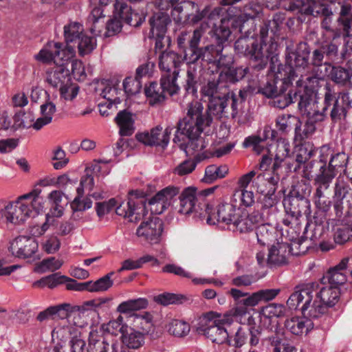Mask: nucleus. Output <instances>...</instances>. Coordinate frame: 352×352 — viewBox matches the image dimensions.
Masks as SVG:
<instances>
[{
    "instance_id": "f257e3e1",
    "label": "nucleus",
    "mask_w": 352,
    "mask_h": 352,
    "mask_svg": "<svg viewBox=\"0 0 352 352\" xmlns=\"http://www.w3.org/2000/svg\"><path fill=\"white\" fill-rule=\"evenodd\" d=\"M212 118L204 112L202 104L192 101L188 107L187 116L177 123V129L173 139L174 142H179V134L188 138L186 146L180 145L186 155L196 156L206 146L205 140L200 136L204 129L210 124Z\"/></svg>"
},
{
    "instance_id": "f03ea898",
    "label": "nucleus",
    "mask_w": 352,
    "mask_h": 352,
    "mask_svg": "<svg viewBox=\"0 0 352 352\" xmlns=\"http://www.w3.org/2000/svg\"><path fill=\"white\" fill-rule=\"evenodd\" d=\"M116 212L130 222L137 223L141 221L135 232L136 236L141 240L152 245L160 243L164 223L158 217L145 219L147 212L144 204H137L130 199L126 203H120L116 208Z\"/></svg>"
},
{
    "instance_id": "7ed1b4c3",
    "label": "nucleus",
    "mask_w": 352,
    "mask_h": 352,
    "mask_svg": "<svg viewBox=\"0 0 352 352\" xmlns=\"http://www.w3.org/2000/svg\"><path fill=\"white\" fill-rule=\"evenodd\" d=\"M218 188L212 186L201 191L194 186L185 188L179 195L178 212L184 215L195 213L201 218H206L208 223L212 221V211L213 205L208 199Z\"/></svg>"
},
{
    "instance_id": "20e7f679",
    "label": "nucleus",
    "mask_w": 352,
    "mask_h": 352,
    "mask_svg": "<svg viewBox=\"0 0 352 352\" xmlns=\"http://www.w3.org/2000/svg\"><path fill=\"white\" fill-rule=\"evenodd\" d=\"M41 189L34 188L30 192L19 196L8 203L3 209V216L8 223L14 225L23 223L33 211L38 212L43 208L44 199L41 197Z\"/></svg>"
},
{
    "instance_id": "39448f33",
    "label": "nucleus",
    "mask_w": 352,
    "mask_h": 352,
    "mask_svg": "<svg viewBox=\"0 0 352 352\" xmlns=\"http://www.w3.org/2000/svg\"><path fill=\"white\" fill-rule=\"evenodd\" d=\"M310 243L307 239L292 240L289 245L287 242L276 240L268 250L267 256L259 251L256 253V259L261 266H281L287 263V256L291 252L294 255L305 254Z\"/></svg>"
},
{
    "instance_id": "423d86ee",
    "label": "nucleus",
    "mask_w": 352,
    "mask_h": 352,
    "mask_svg": "<svg viewBox=\"0 0 352 352\" xmlns=\"http://www.w3.org/2000/svg\"><path fill=\"white\" fill-rule=\"evenodd\" d=\"M229 324L228 316H223L215 311L203 314L199 320L197 331L212 342L221 344L228 342V333L224 327Z\"/></svg>"
},
{
    "instance_id": "0eeeda50",
    "label": "nucleus",
    "mask_w": 352,
    "mask_h": 352,
    "mask_svg": "<svg viewBox=\"0 0 352 352\" xmlns=\"http://www.w3.org/2000/svg\"><path fill=\"white\" fill-rule=\"evenodd\" d=\"M226 93L227 89L219 85V77L208 80L202 85L200 91L202 100L208 102V111H205L208 116L211 115L217 119H221L223 116H226Z\"/></svg>"
},
{
    "instance_id": "6e6552de",
    "label": "nucleus",
    "mask_w": 352,
    "mask_h": 352,
    "mask_svg": "<svg viewBox=\"0 0 352 352\" xmlns=\"http://www.w3.org/2000/svg\"><path fill=\"white\" fill-rule=\"evenodd\" d=\"M266 44L253 37H241L234 43L235 51L241 55L248 57L254 63V67L262 69L267 64L270 52L265 49Z\"/></svg>"
},
{
    "instance_id": "1a4fd4ad",
    "label": "nucleus",
    "mask_w": 352,
    "mask_h": 352,
    "mask_svg": "<svg viewBox=\"0 0 352 352\" xmlns=\"http://www.w3.org/2000/svg\"><path fill=\"white\" fill-rule=\"evenodd\" d=\"M325 107L332 105L330 112V117L333 122H337L346 116L347 110L351 107L352 99L349 93L341 92L335 98L330 91L324 96Z\"/></svg>"
},
{
    "instance_id": "9d476101",
    "label": "nucleus",
    "mask_w": 352,
    "mask_h": 352,
    "mask_svg": "<svg viewBox=\"0 0 352 352\" xmlns=\"http://www.w3.org/2000/svg\"><path fill=\"white\" fill-rule=\"evenodd\" d=\"M221 51L222 47L217 48L213 45H209L200 47V49L197 50L196 52L186 53L184 58L186 61L198 62L201 60V63L212 64L215 67V70L217 72L222 67L221 63L223 58L221 54Z\"/></svg>"
},
{
    "instance_id": "9b49d317",
    "label": "nucleus",
    "mask_w": 352,
    "mask_h": 352,
    "mask_svg": "<svg viewBox=\"0 0 352 352\" xmlns=\"http://www.w3.org/2000/svg\"><path fill=\"white\" fill-rule=\"evenodd\" d=\"M179 188L175 186H168L157 192L148 201L151 212L162 213L170 205L175 197L179 194Z\"/></svg>"
},
{
    "instance_id": "f8f14e48",
    "label": "nucleus",
    "mask_w": 352,
    "mask_h": 352,
    "mask_svg": "<svg viewBox=\"0 0 352 352\" xmlns=\"http://www.w3.org/2000/svg\"><path fill=\"white\" fill-rule=\"evenodd\" d=\"M38 245L33 237L20 236L11 243L10 249L13 255L23 258L33 257L38 251Z\"/></svg>"
},
{
    "instance_id": "ddd939ff",
    "label": "nucleus",
    "mask_w": 352,
    "mask_h": 352,
    "mask_svg": "<svg viewBox=\"0 0 352 352\" xmlns=\"http://www.w3.org/2000/svg\"><path fill=\"white\" fill-rule=\"evenodd\" d=\"M172 128L167 127L164 131L162 128L157 126L152 129L150 132H144L136 135L137 140L147 146H167Z\"/></svg>"
},
{
    "instance_id": "4468645a",
    "label": "nucleus",
    "mask_w": 352,
    "mask_h": 352,
    "mask_svg": "<svg viewBox=\"0 0 352 352\" xmlns=\"http://www.w3.org/2000/svg\"><path fill=\"white\" fill-rule=\"evenodd\" d=\"M240 211V208L236 206V199L231 198L230 202L220 204L217 206L216 213L212 212V221L210 223H214V220L217 217L219 222L227 225L233 224Z\"/></svg>"
},
{
    "instance_id": "2eb2a0df",
    "label": "nucleus",
    "mask_w": 352,
    "mask_h": 352,
    "mask_svg": "<svg viewBox=\"0 0 352 352\" xmlns=\"http://www.w3.org/2000/svg\"><path fill=\"white\" fill-rule=\"evenodd\" d=\"M75 326L64 322L56 327L52 333V340L56 342V349L58 352V348L60 349V344H66L68 339H73L76 336L80 335V331L77 326H82L78 322H74Z\"/></svg>"
},
{
    "instance_id": "dca6fc26",
    "label": "nucleus",
    "mask_w": 352,
    "mask_h": 352,
    "mask_svg": "<svg viewBox=\"0 0 352 352\" xmlns=\"http://www.w3.org/2000/svg\"><path fill=\"white\" fill-rule=\"evenodd\" d=\"M336 172L330 168L326 167V161L320 168L319 172L314 178V185L316 187L315 195L318 199L324 197V191L328 189L333 179L336 177Z\"/></svg>"
},
{
    "instance_id": "f3484780",
    "label": "nucleus",
    "mask_w": 352,
    "mask_h": 352,
    "mask_svg": "<svg viewBox=\"0 0 352 352\" xmlns=\"http://www.w3.org/2000/svg\"><path fill=\"white\" fill-rule=\"evenodd\" d=\"M261 220L258 212L254 211L251 213L241 212L236 218L233 226L236 230L240 233H248L252 232Z\"/></svg>"
},
{
    "instance_id": "a211bd4d",
    "label": "nucleus",
    "mask_w": 352,
    "mask_h": 352,
    "mask_svg": "<svg viewBox=\"0 0 352 352\" xmlns=\"http://www.w3.org/2000/svg\"><path fill=\"white\" fill-rule=\"evenodd\" d=\"M182 64L180 56L172 51H164L159 56V66L161 70L166 74L172 73L175 78L178 77V67Z\"/></svg>"
},
{
    "instance_id": "6ab92c4d",
    "label": "nucleus",
    "mask_w": 352,
    "mask_h": 352,
    "mask_svg": "<svg viewBox=\"0 0 352 352\" xmlns=\"http://www.w3.org/2000/svg\"><path fill=\"white\" fill-rule=\"evenodd\" d=\"M318 285L316 283H309L303 286L300 291H296L291 294L287 301V305L291 309H296L300 305H305L310 300L309 292H317Z\"/></svg>"
},
{
    "instance_id": "aec40b11",
    "label": "nucleus",
    "mask_w": 352,
    "mask_h": 352,
    "mask_svg": "<svg viewBox=\"0 0 352 352\" xmlns=\"http://www.w3.org/2000/svg\"><path fill=\"white\" fill-rule=\"evenodd\" d=\"M71 78L69 71L67 67L56 65L48 69L45 72V80L50 86L54 88H60Z\"/></svg>"
},
{
    "instance_id": "412c9836",
    "label": "nucleus",
    "mask_w": 352,
    "mask_h": 352,
    "mask_svg": "<svg viewBox=\"0 0 352 352\" xmlns=\"http://www.w3.org/2000/svg\"><path fill=\"white\" fill-rule=\"evenodd\" d=\"M349 260V258H342L338 265L327 272L325 278H327L330 285L338 287L346 282Z\"/></svg>"
},
{
    "instance_id": "4be33fe9",
    "label": "nucleus",
    "mask_w": 352,
    "mask_h": 352,
    "mask_svg": "<svg viewBox=\"0 0 352 352\" xmlns=\"http://www.w3.org/2000/svg\"><path fill=\"white\" fill-rule=\"evenodd\" d=\"M170 9V14L174 21L176 22H180L182 19V15L184 14L185 17H187V12H190V10H197V5L190 1H180V0H176L172 1V0H168V6L166 9Z\"/></svg>"
},
{
    "instance_id": "5701e85b",
    "label": "nucleus",
    "mask_w": 352,
    "mask_h": 352,
    "mask_svg": "<svg viewBox=\"0 0 352 352\" xmlns=\"http://www.w3.org/2000/svg\"><path fill=\"white\" fill-rule=\"evenodd\" d=\"M318 289L319 292H316V297L320 299V302L326 308L327 307H333L338 302L340 294L338 287L331 285L319 287L318 285L317 290Z\"/></svg>"
},
{
    "instance_id": "b1692460",
    "label": "nucleus",
    "mask_w": 352,
    "mask_h": 352,
    "mask_svg": "<svg viewBox=\"0 0 352 352\" xmlns=\"http://www.w3.org/2000/svg\"><path fill=\"white\" fill-rule=\"evenodd\" d=\"M113 16L118 19L121 22L124 21L132 26L139 25L138 19H140V16L138 14L134 13L131 8L123 2H117L115 4V11Z\"/></svg>"
},
{
    "instance_id": "393cba45",
    "label": "nucleus",
    "mask_w": 352,
    "mask_h": 352,
    "mask_svg": "<svg viewBox=\"0 0 352 352\" xmlns=\"http://www.w3.org/2000/svg\"><path fill=\"white\" fill-rule=\"evenodd\" d=\"M325 72L324 76H329L338 84L344 85L349 82L352 77V70L338 66H333L329 63H324Z\"/></svg>"
},
{
    "instance_id": "a878e982",
    "label": "nucleus",
    "mask_w": 352,
    "mask_h": 352,
    "mask_svg": "<svg viewBox=\"0 0 352 352\" xmlns=\"http://www.w3.org/2000/svg\"><path fill=\"white\" fill-rule=\"evenodd\" d=\"M285 328L292 334L300 336L307 333L313 329V322L306 317H295L287 319L285 322Z\"/></svg>"
},
{
    "instance_id": "bb28decb",
    "label": "nucleus",
    "mask_w": 352,
    "mask_h": 352,
    "mask_svg": "<svg viewBox=\"0 0 352 352\" xmlns=\"http://www.w3.org/2000/svg\"><path fill=\"white\" fill-rule=\"evenodd\" d=\"M262 93L267 98H278L276 102L279 108H285L295 102L291 93H288L287 96L280 94L274 82H268L263 87Z\"/></svg>"
},
{
    "instance_id": "cd10ccee",
    "label": "nucleus",
    "mask_w": 352,
    "mask_h": 352,
    "mask_svg": "<svg viewBox=\"0 0 352 352\" xmlns=\"http://www.w3.org/2000/svg\"><path fill=\"white\" fill-rule=\"evenodd\" d=\"M314 292H309V296L310 300L305 305V301L303 302V305L300 307V310L303 316L306 318H318L322 316L327 311L326 307L317 300L313 301Z\"/></svg>"
},
{
    "instance_id": "c85d7f7f",
    "label": "nucleus",
    "mask_w": 352,
    "mask_h": 352,
    "mask_svg": "<svg viewBox=\"0 0 352 352\" xmlns=\"http://www.w3.org/2000/svg\"><path fill=\"white\" fill-rule=\"evenodd\" d=\"M116 122L120 128L122 136H129L135 131L133 114L126 110L120 111L116 116Z\"/></svg>"
},
{
    "instance_id": "c756f323",
    "label": "nucleus",
    "mask_w": 352,
    "mask_h": 352,
    "mask_svg": "<svg viewBox=\"0 0 352 352\" xmlns=\"http://www.w3.org/2000/svg\"><path fill=\"white\" fill-rule=\"evenodd\" d=\"M80 306H72L68 303H63L50 307L52 319H64L73 316L80 318Z\"/></svg>"
},
{
    "instance_id": "7c9ffc66",
    "label": "nucleus",
    "mask_w": 352,
    "mask_h": 352,
    "mask_svg": "<svg viewBox=\"0 0 352 352\" xmlns=\"http://www.w3.org/2000/svg\"><path fill=\"white\" fill-rule=\"evenodd\" d=\"M169 21L168 14L163 12L155 14L150 19L152 36L162 37L166 32Z\"/></svg>"
},
{
    "instance_id": "2f4dec72",
    "label": "nucleus",
    "mask_w": 352,
    "mask_h": 352,
    "mask_svg": "<svg viewBox=\"0 0 352 352\" xmlns=\"http://www.w3.org/2000/svg\"><path fill=\"white\" fill-rule=\"evenodd\" d=\"M186 62L188 67L186 72L187 76L185 88L187 91H191L192 93H196V84L197 83L199 76L202 70L204 63L199 64L198 62Z\"/></svg>"
},
{
    "instance_id": "473e14b6",
    "label": "nucleus",
    "mask_w": 352,
    "mask_h": 352,
    "mask_svg": "<svg viewBox=\"0 0 352 352\" xmlns=\"http://www.w3.org/2000/svg\"><path fill=\"white\" fill-rule=\"evenodd\" d=\"M256 234L258 242L262 245H270L271 243H275L278 232L276 228L269 223L261 224L256 230Z\"/></svg>"
},
{
    "instance_id": "72a5a7b5",
    "label": "nucleus",
    "mask_w": 352,
    "mask_h": 352,
    "mask_svg": "<svg viewBox=\"0 0 352 352\" xmlns=\"http://www.w3.org/2000/svg\"><path fill=\"white\" fill-rule=\"evenodd\" d=\"M56 105L50 101H46L41 105V117L36 119L32 124L33 129L40 130L44 126L50 124L52 121V118L56 112Z\"/></svg>"
},
{
    "instance_id": "f704fd0d",
    "label": "nucleus",
    "mask_w": 352,
    "mask_h": 352,
    "mask_svg": "<svg viewBox=\"0 0 352 352\" xmlns=\"http://www.w3.org/2000/svg\"><path fill=\"white\" fill-rule=\"evenodd\" d=\"M249 299H250V298L248 296L241 300H238L230 311L224 314H221L223 316H228L229 324L232 323L234 318L241 320L248 314V307H254V305H251L250 302H248Z\"/></svg>"
},
{
    "instance_id": "c9c22d12",
    "label": "nucleus",
    "mask_w": 352,
    "mask_h": 352,
    "mask_svg": "<svg viewBox=\"0 0 352 352\" xmlns=\"http://www.w3.org/2000/svg\"><path fill=\"white\" fill-rule=\"evenodd\" d=\"M284 338V333L281 328L276 324L273 325L270 329H263V340L267 342L273 347V352L276 351V348L282 349V341Z\"/></svg>"
},
{
    "instance_id": "e433bc0d",
    "label": "nucleus",
    "mask_w": 352,
    "mask_h": 352,
    "mask_svg": "<svg viewBox=\"0 0 352 352\" xmlns=\"http://www.w3.org/2000/svg\"><path fill=\"white\" fill-rule=\"evenodd\" d=\"M144 93L148 104L151 106L161 104L165 100V95L162 87L153 82L144 89Z\"/></svg>"
},
{
    "instance_id": "4c0bfd02",
    "label": "nucleus",
    "mask_w": 352,
    "mask_h": 352,
    "mask_svg": "<svg viewBox=\"0 0 352 352\" xmlns=\"http://www.w3.org/2000/svg\"><path fill=\"white\" fill-rule=\"evenodd\" d=\"M122 342L128 348L137 349L144 343V336L140 331L130 328L122 335Z\"/></svg>"
},
{
    "instance_id": "58836bf2",
    "label": "nucleus",
    "mask_w": 352,
    "mask_h": 352,
    "mask_svg": "<svg viewBox=\"0 0 352 352\" xmlns=\"http://www.w3.org/2000/svg\"><path fill=\"white\" fill-rule=\"evenodd\" d=\"M232 22V17L226 16L222 17L220 20L219 25L214 24L213 31L214 34L218 40L219 43H221L228 40L229 38L231 31L230 25Z\"/></svg>"
},
{
    "instance_id": "ea45409f",
    "label": "nucleus",
    "mask_w": 352,
    "mask_h": 352,
    "mask_svg": "<svg viewBox=\"0 0 352 352\" xmlns=\"http://www.w3.org/2000/svg\"><path fill=\"white\" fill-rule=\"evenodd\" d=\"M58 52V42H48L46 45L34 56L36 60L43 63L54 62L55 64V55Z\"/></svg>"
},
{
    "instance_id": "a19ab883",
    "label": "nucleus",
    "mask_w": 352,
    "mask_h": 352,
    "mask_svg": "<svg viewBox=\"0 0 352 352\" xmlns=\"http://www.w3.org/2000/svg\"><path fill=\"white\" fill-rule=\"evenodd\" d=\"M74 48L67 44L64 47L63 44L58 43V52L55 55V65L62 67H67V64L75 56Z\"/></svg>"
},
{
    "instance_id": "79ce46f5",
    "label": "nucleus",
    "mask_w": 352,
    "mask_h": 352,
    "mask_svg": "<svg viewBox=\"0 0 352 352\" xmlns=\"http://www.w3.org/2000/svg\"><path fill=\"white\" fill-rule=\"evenodd\" d=\"M280 289H261L250 295V299L248 302L254 306L261 302H267L274 299L280 293Z\"/></svg>"
},
{
    "instance_id": "37998d69",
    "label": "nucleus",
    "mask_w": 352,
    "mask_h": 352,
    "mask_svg": "<svg viewBox=\"0 0 352 352\" xmlns=\"http://www.w3.org/2000/svg\"><path fill=\"white\" fill-rule=\"evenodd\" d=\"M82 196V195H78L72 201L70 206L72 211L82 212L86 210L91 208L92 206V201L91 200L90 197H92L96 199L103 198L102 194L98 192L90 194L88 197L83 199H81Z\"/></svg>"
},
{
    "instance_id": "c03bdc74",
    "label": "nucleus",
    "mask_w": 352,
    "mask_h": 352,
    "mask_svg": "<svg viewBox=\"0 0 352 352\" xmlns=\"http://www.w3.org/2000/svg\"><path fill=\"white\" fill-rule=\"evenodd\" d=\"M152 327V317L149 314L135 315L133 318V327L131 329L140 331L144 336L151 331Z\"/></svg>"
},
{
    "instance_id": "a18cd8bd",
    "label": "nucleus",
    "mask_w": 352,
    "mask_h": 352,
    "mask_svg": "<svg viewBox=\"0 0 352 352\" xmlns=\"http://www.w3.org/2000/svg\"><path fill=\"white\" fill-rule=\"evenodd\" d=\"M148 301L145 298L129 300L120 303L117 307V311L120 314H127L131 311L145 309Z\"/></svg>"
},
{
    "instance_id": "49530a36",
    "label": "nucleus",
    "mask_w": 352,
    "mask_h": 352,
    "mask_svg": "<svg viewBox=\"0 0 352 352\" xmlns=\"http://www.w3.org/2000/svg\"><path fill=\"white\" fill-rule=\"evenodd\" d=\"M322 155L330 154L331 155L329 166L336 172L338 168H343L347 163L348 157L344 153H338L333 155V151L329 146H322Z\"/></svg>"
},
{
    "instance_id": "de8ad7c7",
    "label": "nucleus",
    "mask_w": 352,
    "mask_h": 352,
    "mask_svg": "<svg viewBox=\"0 0 352 352\" xmlns=\"http://www.w3.org/2000/svg\"><path fill=\"white\" fill-rule=\"evenodd\" d=\"M83 34L82 25L77 22H71L64 27V36L67 44L77 41Z\"/></svg>"
},
{
    "instance_id": "09e8293b",
    "label": "nucleus",
    "mask_w": 352,
    "mask_h": 352,
    "mask_svg": "<svg viewBox=\"0 0 352 352\" xmlns=\"http://www.w3.org/2000/svg\"><path fill=\"white\" fill-rule=\"evenodd\" d=\"M208 28L207 23H201L192 32V35L188 34L189 53L196 52L200 49L199 44L206 30Z\"/></svg>"
},
{
    "instance_id": "8fccbe9b",
    "label": "nucleus",
    "mask_w": 352,
    "mask_h": 352,
    "mask_svg": "<svg viewBox=\"0 0 352 352\" xmlns=\"http://www.w3.org/2000/svg\"><path fill=\"white\" fill-rule=\"evenodd\" d=\"M112 274L113 272H111L99 278L96 281H89V292H102L108 290L113 284V282L111 278Z\"/></svg>"
},
{
    "instance_id": "3c124183",
    "label": "nucleus",
    "mask_w": 352,
    "mask_h": 352,
    "mask_svg": "<svg viewBox=\"0 0 352 352\" xmlns=\"http://www.w3.org/2000/svg\"><path fill=\"white\" fill-rule=\"evenodd\" d=\"M319 122L307 119L302 129L300 121V124L295 127V139L302 140L309 138L316 131L315 124Z\"/></svg>"
},
{
    "instance_id": "603ef678",
    "label": "nucleus",
    "mask_w": 352,
    "mask_h": 352,
    "mask_svg": "<svg viewBox=\"0 0 352 352\" xmlns=\"http://www.w3.org/2000/svg\"><path fill=\"white\" fill-rule=\"evenodd\" d=\"M327 107H324L320 110L318 107V102L316 100L314 102H311L309 107L306 109L302 116H305L307 119L315 121H323L325 118V111Z\"/></svg>"
},
{
    "instance_id": "864d4df0",
    "label": "nucleus",
    "mask_w": 352,
    "mask_h": 352,
    "mask_svg": "<svg viewBox=\"0 0 352 352\" xmlns=\"http://www.w3.org/2000/svg\"><path fill=\"white\" fill-rule=\"evenodd\" d=\"M58 352H86L85 342L80 337V335L76 336L70 340L69 343L60 344Z\"/></svg>"
},
{
    "instance_id": "5fc2aeb1",
    "label": "nucleus",
    "mask_w": 352,
    "mask_h": 352,
    "mask_svg": "<svg viewBox=\"0 0 352 352\" xmlns=\"http://www.w3.org/2000/svg\"><path fill=\"white\" fill-rule=\"evenodd\" d=\"M59 91L62 100L72 101L77 96L79 87L74 83L72 78H70L67 82H65L59 88Z\"/></svg>"
},
{
    "instance_id": "6e6d98bb",
    "label": "nucleus",
    "mask_w": 352,
    "mask_h": 352,
    "mask_svg": "<svg viewBox=\"0 0 352 352\" xmlns=\"http://www.w3.org/2000/svg\"><path fill=\"white\" fill-rule=\"evenodd\" d=\"M77 42L78 52L81 56L91 53L96 46L95 38L85 34H82Z\"/></svg>"
},
{
    "instance_id": "4d7b16f0",
    "label": "nucleus",
    "mask_w": 352,
    "mask_h": 352,
    "mask_svg": "<svg viewBox=\"0 0 352 352\" xmlns=\"http://www.w3.org/2000/svg\"><path fill=\"white\" fill-rule=\"evenodd\" d=\"M177 78L174 75L171 76L170 74H166L162 77L159 86L162 87L164 93L167 92L170 95H173L178 91L179 88L175 82Z\"/></svg>"
},
{
    "instance_id": "13d9d810",
    "label": "nucleus",
    "mask_w": 352,
    "mask_h": 352,
    "mask_svg": "<svg viewBox=\"0 0 352 352\" xmlns=\"http://www.w3.org/2000/svg\"><path fill=\"white\" fill-rule=\"evenodd\" d=\"M177 78L174 75L171 76L170 74H166L162 77L159 86L162 87L164 93L167 92L170 95H173L178 91L179 88L175 82Z\"/></svg>"
},
{
    "instance_id": "bf43d9fd",
    "label": "nucleus",
    "mask_w": 352,
    "mask_h": 352,
    "mask_svg": "<svg viewBox=\"0 0 352 352\" xmlns=\"http://www.w3.org/2000/svg\"><path fill=\"white\" fill-rule=\"evenodd\" d=\"M245 69L242 68H234L233 67H226L222 69L219 77L225 76L226 79L230 82H236L241 80L245 76Z\"/></svg>"
},
{
    "instance_id": "052dcab7",
    "label": "nucleus",
    "mask_w": 352,
    "mask_h": 352,
    "mask_svg": "<svg viewBox=\"0 0 352 352\" xmlns=\"http://www.w3.org/2000/svg\"><path fill=\"white\" fill-rule=\"evenodd\" d=\"M168 331L178 337H182L190 331V325L182 320H173L168 324Z\"/></svg>"
},
{
    "instance_id": "680f3d73",
    "label": "nucleus",
    "mask_w": 352,
    "mask_h": 352,
    "mask_svg": "<svg viewBox=\"0 0 352 352\" xmlns=\"http://www.w3.org/2000/svg\"><path fill=\"white\" fill-rule=\"evenodd\" d=\"M276 124L279 131L287 132L292 128V124L296 127L300 124V120L291 115H282L276 118Z\"/></svg>"
},
{
    "instance_id": "e2e57ef3",
    "label": "nucleus",
    "mask_w": 352,
    "mask_h": 352,
    "mask_svg": "<svg viewBox=\"0 0 352 352\" xmlns=\"http://www.w3.org/2000/svg\"><path fill=\"white\" fill-rule=\"evenodd\" d=\"M314 151L311 144L309 143L300 144L296 148V160L300 164L305 163L314 155Z\"/></svg>"
},
{
    "instance_id": "0e129e2a",
    "label": "nucleus",
    "mask_w": 352,
    "mask_h": 352,
    "mask_svg": "<svg viewBox=\"0 0 352 352\" xmlns=\"http://www.w3.org/2000/svg\"><path fill=\"white\" fill-rule=\"evenodd\" d=\"M240 199L241 205L244 207H251L255 202L254 193L251 190H235L232 199Z\"/></svg>"
},
{
    "instance_id": "69168bd1",
    "label": "nucleus",
    "mask_w": 352,
    "mask_h": 352,
    "mask_svg": "<svg viewBox=\"0 0 352 352\" xmlns=\"http://www.w3.org/2000/svg\"><path fill=\"white\" fill-rule=\"evenodd\" d=\"M334 240L338 244L352 240V227L349 225H342L338 228L334 233Z\"/></svg>"
},
{
    "instance_id": "338daca9",
    "label": "nucleus",
    "mask_w": 352,
    "mask_h": 352,
    "mask_svg": "<svg viewBox=\"0 0 352 352\" xmlns=\"http://www.w3.org/2000/svg\"><path fill=\"white\" fill-rule=\"evenodd\" d=\"M197 166V162L192 159L184 160L174 168L173 173L182 177L190 174Z\"/></svg>"
},
{
    "instance_id": "774afa93",
    "label": "nucleus",
    "mask_w": 352,
    "mask_h": 352,
    "mask_svg": "<svg viewBox=\"0 0 352 352\" xmlns=\"http://www.w3.org/2000/svg\"><path fill=\"white\" fill-rule=\"evenodd\" d=\"M60 240L56 235L47 236L42 243L43 250L47 254H54L60 248Z\"/></svg>"
}]
</instances>
